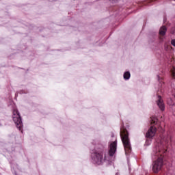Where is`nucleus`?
<instances>
[{"mask_svg":"<svg viewBox=\"0 0 175 175\" xmlns=\"http://www.w3.org/2000/svg\"><path fill=\"white\" fill-rule=\"evenodd\" d=\"M171 72H172V77H175V68L173 67L172 69L171 70Z\"/></svg>","mask_w":175,"mask_h":175,"instance_id":"obj_11","label":"nucleus"},{"mask_svg":"<svg viewBox=\"0 0 175 175\" xmlns=\"http://www.w3.org/2000/svg\"><path fill=\"white\" fill-rule=\"evenodd\" d=\"M155 133H157V128L152 126L146 133V137L151 139L155 136Z\"/></svg>","mask_w":175,"mask_h":175,"instance_id":"obj_6","label":"nucleus"},{"mask_svg":"<svg viewBox=\"0 0 175 175\" xmlns=\"http://www.w3.org/2000/svg\"><path fill=\"white\" fill-rule=\"evenodd\" d=\"M13 121L15 123L16 128L21 131L23 128V122L21 121V117L20 116V113L17 109H14L13 111Z\"/></svg>","mask_w":175,"mask_h":175,"instance_id":"obj_4","label":"nucleus"},{"mask_svg":"<svg viewBox=\"0 0 175 175\" xmlns=\"http://www.w3.org/2000/svg\"><path fill=\"white\" fill-rule=\"evenodd\" d=\"M131 77V73L129 72H126L124 74V79H125V80H129Z\"/></svg>","mask_w":175,"mask_h":175,"instance_id":"obj_9","label":"nucleus"},{"mask_svg":"<svg viewBox=\"0 0 175 175\" xmlns=\"http://www.w3.org/2000/svg\"><path fill=\"white\" fill-rule=\"evenodd\" d=\"M157 121H158V119H157V118H152V121L150 124H157Z\"/></svg>","mask_w":175,"mask_h":175,"instance_id":"obj_10","label":"nucleus"},{"mask_svg":"<svg viewBox=\"0 0 175 175\" xmlns=\"http://www.w3.org/2000/svg\"><path fill=\"white\" fill-rule=\"evenodd\" d=\"M157 105L161 110H165V104H163V101L162 100V98H161V96H158Z\"/></svg>","mask_w":175,"mask_h":175,"instance_id":"obj_7","label":"nucleus"},{"mask_svg":"<svg viewBox=\"0 0 175 175\" xmlns=\"http://www.w3.org/2000/svg\"><path fill=\"white\" fill-rule=\"evenodd\" d=\"M120 137L122 139L126 154H129V152L132 151V148H131V142H129V137L126 129H123L121 130Z\"/></svg>","mask_w":175,"mask_h":175,"instance_id":"obj_2","label":"nucleus"},{"mask_svg":"<svg viewBox=\"0 0 175 175\" xmlns=\"http://www.w3.org/2000/svg\"><path fill=\"white\" fill-rule=\"evenodd\" d=\"M162 148V144L158 145L156 146V148L154 149V151L155 152L156 157H158V159L154 161L153 166H152V171L154 173H158L162 169V167L163 166V157H162V154L166 151V150H161Z\"/></svg>","mask_w":175,"mask_h":175,"instance_id":"obj_1","label":"nucleus"},{"mask_svg":"<svg viewBox=\"0 0 175 175\" xmlns=\"http://www.w3.org/2000/svg\"><path fill=\"white\" fill-rule=\"evenodd\" d=\"M166 27L163 26L160 28L159 34L161 35V36H164V35L166 33Z\"/></svg>","mask_w":175,"mask_h":175,"instance_id":"obj_8","label":"nucleus"},{"mask_svg":"<svg viewBox=\"0 0 175 175\" xmlns=\"http://www.w3.org/2000/svg\"><path fill=\"white\" fill-rule=\"evenodd\" d=\"M92 159L94 163L97 165H102L106 161V155L105 154V150L103 148L97 150L92 154Z\"/></svg>","mask_w":175,"mask_h":175,"instance_id":"obj_3","label":"nucleus"},{"mask_svg":"<svg viewBox=\"0 0 175 175\" xmlns=\"http://www.w3.org/2000/svg\"><path fill=\"white\" fill-rule=\"evenodd\" d=\"M116 151H117V140L115 142H111L109 145V155L110 157H113L114 154H116Z\"/></svg>","mask_w":175,"mask_h":175,"instance_id":"obj_5","label":"nucleus"},{"mask_svg":"<svg viewBox=\"0 0 175 175\" xmlns=\"http://www.w3.org/2000/svg\"><path fill=\"white\" fill-rule=\"evenodd\" d=\"M159 79V76H158Z\"/></svg>","mask_w":175,"mask_h":175,"instance_id":"obj_12","label":"nucleus"}]
</instances>
